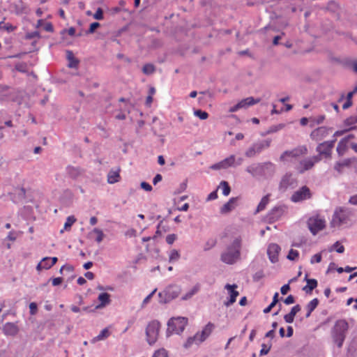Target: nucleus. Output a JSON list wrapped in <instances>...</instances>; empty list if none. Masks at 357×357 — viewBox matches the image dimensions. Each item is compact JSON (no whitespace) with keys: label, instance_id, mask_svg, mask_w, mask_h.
Segmentation results:
<instances>
[{"label":"nucleus","instance_id":"5fc2aeb1","mask_svg":"<svg viewBox=\"0 0 357 357\" xmlns=\"http://www.w3.org/2000/svg\"><path fill=\"white\" fill-rule=\"evenodd\" d=\"M284 319L286 322L292 323L294 321V317L292 314H291L290 313H289V314H287L286 315H284Z\"/></svg>","mask_w":357,"mask_h":357},{"label":"nucleus","instance_id":"b1692460","mask_svg":"<svg viewBox=\"0 0 357 357\" xmlns=\"http://www.w3.org/2000/svg\"><path fill=\"white\" fill-rule=\"evenodd\" d=\"M17 29L16 26H13L12 24L9 22H6L5 21H2L0 22V29L2 31H6L7 32L14 31Z\"/></svg>","mask_w":357,"mask_h":357},{"label":"nucleus","instance_id":"e433bc0d","mask_svg":"<svg viewBox=\"0 0 357 357\" xmlns=\"http://www.w3.org/2000/svg\"><path fill=\"white\" fill-rule=\"evenodd\" d=\"M299 253L297 250L291 249L288 253L287 258L290 260H296L298 259Z\"/></svg>","mask_w":357,"mask_h":357},{"label":"nucleus","instance_id":"ddd939ff","mask_svg":"<svg viewBox=\"0 0 357 357\" xmlns=\"http://www.w3.org/2000/svg\"><path fill=\"white\" fill-rule=\"evenodd\" d=\"M260 101V99H255L252 97H249L241 100L238 104L231 107L229 109L230 112H234L240 109L246 108L249 106L255 105Z\"/></svg>","mask_w":357,"mask_h":357},{"label":"nucleus","instance_id":"4468645a","mask_svg":"<svg viewBox=\"0 0 357 357\" xmlns=\"http://www.w3.org/2000/svg\"><path fill=\"white\" fill-rule=\"evenodd\" d=\"M214 328L213 324L208 323L201 332H198L195 335V338H197L199 342H204L211 334Z\"/></svg>","mask_w":357,"mask_h":357},{"label":"nucleus","instance_id":"4d7b16f0","mask_svg":"<svg viewBox=\"0 0 357 357\" xmlns=\"http://www.w3.org/2000/svg\"><path fill=\"white\" fill-rule=\"evenodd\" d=\"M141 187L146 191H151L152 190L151 185L146 182H142L141 183Z\"/></svg>","mask_w":357,"mask_h":357},{"label":"nucleus","instance_id":"9d476101","mask_svg":"<svg viewBox=\"0 0 357 357\" xmlns=\"http://www.w3.org/2000/svg\"><path fill=\"white\" fill-rule=\"evenodd\" d=\"M312 192L307 186H303L296 190L291 196V199L294 202H299L312 197Z\"/></svg>","mask_w":357,"mask_h":357},{"label":"nucleus","instance_id":"69168bd1","mask_svg":"<svg viewBox=\"0 0 357 357\" xmlns=\"http://www.w3.org/2000/svg\"><path fill=\"white\" fill-rule=\"evenodd\" d=\"M352 105V100H347L346 102L343 105L342 107L344 109H346L351 107Z\"/></svg>","mask_w":357,"mask_h":357},{"label":"nucleus","instance_id":"473e14b6","mask_svg":"<svg viewBox=\"0 0 357 357\" xmlns=\"http://www.w3.org/2000/svg\"><path fill=\"white\" fill-rule=\"evenodd\" d=\"M278 296H279V294L278 292H276L273 296V302L269 305V306L268 307H266V309L264 310V313H268L271 312V310H272V308L277 304V303L278 302Z\"/></svg>","mask_w":357,"mask_h":357},{"label":"nucleus","instance_id":"e2e57ef3","mask_svg":"<svg viewBox=\"0 0 357 357\" xmlns=\"http://www.w3.org/2000/svg\"><path fill=\"white\" fill-rule=\"evenodd\" d=\"M84 275L88 280H93L95 278V275L92 272H86Z\"/></svg>","mask_w":357,"mask_h":357},{"label":"nucleus","instance_id":"f3484780","mask_svg":"<svg viewBox=\"0 0 357 357\" xmlns=\"http://www.w3.org/2000/svg\"><path fill=\"white\" fill-rule=\"evenodd\" d=\"M238 198L232 197L220 208L222 214H227L233 211L238 204Z\"/></svg>","mask_w":357,"mask_h":357},{"label":"nucleus","instance_id":"37998d69","mask_svg":"<svg viewBox=\"0 0 357 357\" xmlns=\"http://www.w3.org/2000/svg\"><path fill=\"white\" fill-rule=\"evenodd\" d=\"M321 259H322V257H321V253L315 254L311 258V263L312 264L319 263V262H321Z\"/></svg>","mask_w":357,"mask_h":357},{"label":"nucleus","instance_id":"3c124183","mask_svg":"<svg viewBox=\"0 0 357 357\" xmlns=\"http://www.w3.org/2000/svg\"><path fill=\"white\" fill-rule=\"evenodd\" d=\"M100 26V24L98 22H93L91 24L89 27V33H93L95 30Z\"/></svg>","mask_w":357,"mask_h":357},{"label":"nucleus","instance_id":"2eb2a0df","mask_svg":"<svg viewBox=\"0 0 357 357\" xmlns=\"http://www.w3.org/2000/svg\"><path fill=\"white\" fill-rule=\"evenodd\" d=\"M280 251V248L275 243H271L268 245L267 253L270 260L272 262H276L278 260V255Z\"/></svg>","mask_w":357,"mask_h":357},{"label":"nucleus","instance_id":"5701e85b","mask_svg":"<svg viewBox=\"0 0 357 357\" xmlns=\"http://www.w3.org/2000/svg\"><path fill=\"white\" fill-rule=\"evenodd\" d=\"M319 305V300L317 298H314L307 305L306 309L307 310L306 317H308L310 316L311 313L314 311V310Z\"/></svg>","mask_w":357,"mask_h":357},{"label":"nucleus","instance_id":"c9c22d12","mask_svg":"<svg viewBox=\"0 0 357 357\" xmlns=\"http://www.w3.org/2000/svg\"><path fill=\"white\" fill-rule=\"evenodd\" d=\"M333 250L338 253H342L344 251V247L339 241H337L330 249V251H333Z\"/></svg>","mask_w":357,"mask_h":357},{"label":"nucleus","instance_id":"680f3d73","mask_svg":"<svg viewBox=\"0 0 357 357\" xmlns=\"http://www.w3.org/2000/svg\"><path fill=\"white\" fill-rule=\"evenodd\" d=\"M349 203L351 204L357 205V195L350 197Z\"/></svg>","mask_w":357,"mask_h":357},{"label":"nucleus","instance_id":"a878e982","mask_svg":"<svg viewBox=\"0 0 357 357\" xmlns=\"http://www.w3.org/2000/svg\"><path fill=\"white\" fill-rule=\"evenodd\" d=\"M351 163V159H347L342 162H337L335 165V169L340 172L344 167H349Z\"/></svg>","mask_w":357,"mask_h":357},{"label":"nucleus","instance_id":"dca6fc26","mask_svg":"<svg viewBox=\"0 0 357 357\" xmlns=\"http://www.w3.org/2000/svg\"><path fill=\"white\" fill-rule=\"evenodd\" d=\"M57 261L58 259L56 257H45L38 264L37 270L41 271L42 269H49L52 267Z\"/></svg>","mask_w":357,"mask_h":357},{"label":"nucleus","instance_id":"de8ad7c7","mask_svg":"<svg viewBox=\"0 0 357 357\" xmlns=\"http://www.w3.org/2000/svg\"><path fill=\"white\" fill-rule=\"evenodd\" d=\"M176 239V234H169L166 237V241L168 244L172 245Z\"/></svg>","mask_w":357,"mask_h":357},{"label":"nucleus","instance_id":"4c0bfd02","mask_svg":"<svg viewBox=\"0 0 357 357\" xmlns=\"http://www.w3.org/2000/svg\"><path fill=\"white\" fill-rule=\"evenodd\" d=\"M195 114L202 120L206 119L208 117V114L206 112L202 111L201 109L195 110Z\"/></svg>","mask_w":357,"mask_h":357},{"label":"nucleus","instance_id":"052dcab7","mask_svg":"<svg viewBox=\"0 0 357 357\" xmlns=\"http://www.w3.org/2000/svg\"><path fill=\"white\" fill-rule=\"evenodd\" d=\"M44 29L47 31H50V32H52L53 31L54 29H53V26L51 23H47L45 25V27Z\"/></svg>","mask_w":357,"mask_h":357},{"label":"nucleus","instance_id":"9b49d317","mask_svg":"<svg viewBox=\"0 0 357 357\" xmlns=\"http://www.w3.org/2000/svg\"><path fill=\"white\" fill-rule=\"evenodd\" d=\"M238 286L236 284H227L225 287V289L227 291V294L229 296L228 301L225 302V305L226 306H229L234 303L236 301L237 296L239 295V292L237 291Z\"/></svg>","mask_w":357,"mask_h":357},{"label":"nucleus","instance_id":"2f4dec72","mask_svg":"<svg viewBox=\"0 0 357 357\" xmlns=\"http://www.w3.org/2000/svg\"><path fill=\"white\" fill-rule=\"evenodd\" d=\"M93 234L96 236V241L98 243H100L103 240L105 235L100 229L95 228L93 230Z\"/></svg>","mask_w":357,"mask_h":357},{"label":"nucleus","instance_id":"f704fd0d","mask_svg":"<svg viewBox=\"0 0 357 357\" xmlns=\"http://www.w3.org/2000/svg\"><path fill=\"white\" fill-rule=\"evenodd\" d=\"M155 93V90L153 87H151L149 90V96L146 98V103L148 106H150L153 100V96Z\"/></svg>","mask_w":357,"mask_h":357},{"label":"nucleus","instance_id":"412c9836","mask_svg":"<svg viewBox=\"0 0 357 357\" xmlns=\"http://www.w3.org/2000/svg\"><path fill=\"white\" fill-rule=\"evenodd\" d=\"M119 169L117 171H110L107 176V181L109 183H114L120 180Z\"/></svg>","mask_w":357,"mask_h":357},{"label":"nucleus","instance_id":"774afa93","mask_svg":"<svg viewBox=\"0 0 357 357\" xmlns=\"http://www.w3.org/2000/svg\"><path fill=\"white\" fill-rule=\"evenodd\" d=\"M162 180V176L160 174H157L154 178H153V184H156L157 183H158L159 181H160Z\"/></svg>","mask_w":357,"mask_h":357},{"label":"nucleus","instance_id":"6ab92c4d","mask_svg":"<svg viewBox=\"0 0 357 357\" xmlns=\"http://www.w3.org/2000/svg\"><path fill=\"white\" fill-rule=\"evenodd\" d=\"M3 331L8 335H15L18 333L19 328L13 323H7L3 327Z\"/></svg>","mask_w":357,"mask_h":357},{"label":"nucleus","instance_id":"c85d7f7f","mask_svg":"<svg viewBox=\"0 0 357 357\" xmlns=\"http://www.w3.org/2000/svg\"><path fill=\"white\" fill-rule=\"evenodd\" d=\"M219 188L222 189L224 195L227 196L231 192L230 186L227 181H222L220 184Z\"/></svg>","mask_w":357,"mask_h":357},{"label":"nucleus","instance_id":"bf43d9fd","mask_svg":"<svg viewBox=\"0 0 357 357\" xmlns=\"http://www.w3.org/2000/svg\"><path fill=\"white\" fill-rule=\"evenodd\" d=\"M211 168L213 169H223V164H222V162H220L217 164H215L211 166Z\"/></svg>","mask_w":357,"mask_h":357},{"label":"nucleus","instance_id":"423d86ee","mask_svg":"<svg viewBox=\"0 0 357 357\" xmlns=\"http://www.w3.org/2000/svg\"><path fill=\"white\" fill-rule=\"evenodd\" d=\"M307 149L305 146H298L293 150L284 152L280 156V160L282 162H290L292 159L306 155Z\"/></svg>","mask_w":357,"mask_h":357},{"label":"nucleus","instance_id":"8fccbe9b","mask_svg":"<svg viewBox=\"0 0 357 357\" xmlns=\"http://www.w3.org/2000/svg\"><path fill=\"white\" fill-rule=\"evenodd\" d=\"M301 310V307L299 305H296L294 306L289 312L291 314H292L294 317Z\"/></svg>","mask_w":357,"mask_h":357},{"label":"nucleus","instance_id":"f257e3e1","mask_svg":"<svg viewBox=\"0 0 357 357\" xmlns=\"http://www.w3.org/2000/svg\"><path fill=\"white\" fill-rule=\"evenodd\" d=\"M349 329V324L344 319L337 320L331 331V335L334 344L341 347L346 337V333Z\"/></svg>","mask_w":357,"mask_h":357},{"label":"nucleus","instance_id":"0e129e2a","mask_svg":"<svg viewBox=\"0 0 357 357\" xmlns=\"http://www.w3.org/2000/svg\"><path fill=\"white\" fill-rule=\"evenodd\" d=\"M188 208H189L188 204L185 203V204H183L181 206H178V209L179 211H186L188 210Z\"/></svg>","mask_w":357,"mask_h":357},{"label":"nucleus","instance_id":"72a5a7b5","mask_svg":"<svg viewBox=\"0 0 357 357\" xmlns=\"http://www.w3.org/2000/svg\"><path fill=\"white\" fill-rule=\"evenodd\" d=\"M200 289V286L199 284L195 285L188 293L186 294V295L183 297L184 299H188L192 297L193 295L197 294Z\"/></svg>","mask_w":357,"mask_h":357},{"label":"nucleus","instance_id":"f8f14e48","mask_svg":"<svg viewBox=\"0 0 357 357\" xmlns=\"http://www.w3.org/2000/svg\"><path fill=\"white\" fill-rule=\"evenodd\" d=\"M320 161V158L319 157H312L310 158H307L303 160L300 162L296 169L300 173H303L304 172L310 169L314 165L315 163Z\"/></svg>","mask_w":357,"mask_h":357},{"label":"nucleus","instance_id":"39448f33","mask_svg":"<svg viewBox=\"0 0 357 357\" xmlns=\"http://www.w3.org/2000/svg\"><path fill=\"white\" fill-rule=\"evenodd\" d=\"M188 324V319L184 317L172 318L167 324V331L171 333H180L183 331Z\"/></svg>","mask_w":357,"mask_h":357},{"label":"nucleus","instance_id":"1a4fd4ad","mask_svg":"<svg viewBox=\"0 0 357 357\" xmlns=\"http://www.w3.org/2000/svg\"><path fill=\"white\" fill-rule=\"evenodd\" d=\"M354 139V135H349L342 139L338 144L337 147V152L339 155H343L348 149L351 147L356 152H357V144L351 142Z\"/></svg>","mask_w":357,"mask_h":357},{"label":"nucleus","instance_id":"c03bdc74","mask_svg":"<svg viewBox=\"0 0 357 357\" xmlns=\"http://www.w3.org/2000/svg\"><path fill=\"white\" fill-rule=\"evenodd\" d=\"M93 17L96 20H98L103 19V11H102V8H98L96 13L93 15Z\"/></svg>","mask_w":357,"mask_h":357},{"label":"nucleus","instance_id":"f03ea898","mask_svg":"<svg viewBox=\"0 0 357 357\" xmlns=\"http://www.w3.org/2000/svg\"><path fill=\"white\" fill-rule=\"evenodd\" d=\"M241 242L239 238H236L231 246L222 254L221 259L222 261L228 264L235 263L240 258V249Z\"/></svg>","mask_w":357,"mask_h":357},{"label":"nucleus","instance_id":"0eeeda50","mask_svg":"<svg viewBox=\"0 0 357 357\" xmlns=\"http://www.w3.org/2000/svg\"><path fill=\"white\" fill-rule=\"evenodd\" d=\"M160 324L158 321H151L146 328V338L150 344H154L158 337Z\"/></svg>","mask_w":357,"mask_h":357},{"label":"nucleus","instance_id":"ea45409f","mask_svg":"<svg viewBox=\"0 0 357 357\" xmlns=\"http://www.w3.org/2000/svg\"><path fill=\"white\" fill-rule=\"evenodd\" d=\"M180 257V255L178 252L176 250H173L171 251L170 255H169V261H173L178 260Z\"/></svg>","mask_w":357,"mask_h":357},{"label":"nucleus","instance_id":"603ef678","mask_svg":"<svg viewBox=\"0 0 357 357\" xmlns=\"http://www.w3.org/2000/svg\"><path fill=\"white\" fill-rule=\"evenodd\" d=\"M284 302L287 305L292 304L295 302L294 297L292 295H289L285 298Z\"/></svg>","mask_w":357,"mask_h":357},{"label":"nucleus","instance_id":"7c9ffc66","mask_svg":"<svg viewBox=\"0 0 357 357\" xmlns=\"http://www.w3.org/2000/svg\"><path fill=\"white\" fill-rule=\"evenodd\" d=\"M222 162L223 164V169L228 168L234 164L235 157L234 155H231L229 158L223 160Z\"/></svg>","mask_w":357,"mask_h":357},{"label":"nucleus","instance_id":"bb28decb","mask_svg":"<svg viewBox=\"0 0 357 357\" xmlns=\"http://www.w3.org/2000/svg\"><path fill=\"white\" fill-rule=\"evenodd\" d=\"M270 200V195H267L262 197L261 202H259L258 206H257V211H261L264 210L266 205L268 204Z\"/></svg>","mask_w":357,"mask_h":357},{"label":"nucleus","instance_id":"c756f323","mask_svg":"<svg viewBox=\"0 0 357 357\" xmlns=\"http://www.w3.org/2000/svg\"><path fill=\"white\" fill-rule=\"evenodd\" d=\"M76 222V218L73 216L68 217L66 222L64 225V230L70 231L72 225Z\"/></svg>","mask_w":357,"mask_h":357},{"label":"nucleus","instance_id":"09e8293b","mask_svg":"<svg viewBox=\"0 0 357 357\" xmlns=\"http://www.w3.org/2000/svg\"><path fill=\"white\" fill-rule=\"evenodd\" d=\"M30 313L31 314H35L37 312L38 307L36 303H31L29 305Z\"/></svg>","mask_w":357,"mask_h":357},{"label":"nucleus","instance_id":"cd10ccee","mask_svg":"<svg viewBox=\"0 0 357 357\" xmlns=\"http://www.w3.org/2000/svg\"><path fill=\"white\" fill-rule=\"evenodd\" d=\"M67 58L69 60V66L70 68L76 67L78 64V61L75 58L72 52H67Z\"/></svg>","mask_w":357,"mask_h":357},{"label":"nucleus","instance_id":"6e6552de","mask_svg":"<svg viewBox=\"0 0 357 357\" xmlns=\"http://www.w3.org/2000/svg\"><path fill=\"white\" fill-rule=\"evenodd\" d=\"M335 141L324 142L318 145L317 151L318 155L315 157H319L320 160L322 159H330L332 155V149L334 146Z\"/></svg>","mask_w":357,"mask_h":357},{"label":"nucleus","instance_id":"6e6d98bb","mask_svg":"<svg viewBox=\"0 0 357 357\" xmlns=\"http://www.w3.org/2000/svg\"><path fill=\"white\" fill-rule=\"evenodd\" d=\"M63 282V278H55L52 279V285L53 286H58L61 284Z\"/></svg>","mask_w":357,"mask_h":357},{"label":"nucleus","instance_id":"a19ab883","mask_svg":"<svg viewBox=\"0 0 357 357\" xmlns=\"http://www.w3.org/2000/svg\"><path fill=\"white\" fill-rule=\"evenodd\" d=\"M271 344H263L261 345V349L260 351V355L261 356L266 355L269 352V351L271 349Z\"/></svg>","mask_w":357,"mask_h":357},{"label":"nucleus","instance_id":"393cba45","mask_svg":"<svg viewBox=\"0 0 357 357\" xmlns=\"http://www.w3.org/2000/svg\"><path fill=\"white\" fill-rule=\"evenodd\" d=\"M110 335V332L108 328L103 329L100 334L94 337L93 342L103 340Z\"/></svg>","mask_w":357,"mask_h":357},{"label":"nucleus","instance_id":"79ce46f5","mask_svg":"<svg viewBox=\"0 0 357 357\" xmlns=\"http://www.w3.org/2000/svg\"><path fill=\"white\" fill-rule=\"evenodd\" d=\"M153 357H168L166 350L162 349L156 351Z\"/></svg>","mask_w":357,"mask_h":357},{"label":"nucleus","instance_id":"864d4df0","mask_svg":"<svg viewBox=\"0 0 357 357\" xmlns=\"http://www.w3.org/2000/svg\"><path fill=\"white\" fill-rule=\"evenodd\" d=\"M290 290V287H289V284H284L283 285L282 287H281V293L283 294V295H285L287 294L289 291Z\"/></svg>","mask_w":357,"mask_h":357},{"label":"nucleus","instance_id":"13d9d810","mask_svg":"<svg viewBox=\"0 0 357 357\" xmlns=\"http://www.w3.org/2000/svg\"><path fill=\"white\" fill-rule=\"evenodd\" d=\"M215 245V241L213 239L210 240L207 243V245L204 248V250H209L211 248L213 247Z\"/></svg>","mask_w":357,"mask_h":357},{"label":"nucleus","instance_id":"a211bd4d","mask_svg":"<svg viewBox=\"0 0 357 357\" xmlns=\"http://www.w3.org/2000/svg\"><path fill=\"white\" fill-rule=\"evenodd\" d=\"M111 296L109 294L104 292L101 293L98 297V300L100 303L97 305V308H102L105 307L107 305L109 304L111 302Z\"/></svg>","mask_w":357,"mask_h":357},{"label":"nucleus","instance_id":"aec40b11","mask_svg":"<svg viewBox=\"0 0 357 357\" xmlns=\"http://www.w3.org/2000/svg\"><path fill=\"white\" fill-rule=\"evenodd\" d=\"M307 284L303 287L306 293L311 294L313 289L317 287V281L315 279H306Z\"/></svg>","mask_w":357,"mask_h":357},{"label":"nucleus","instance_id":"a18cd8bd","mask_svg":"<svg viewBox=\"0 0 357 357\" xmlns=\"http://www.w3.org/2000/svg\"><path fill=\"white\" fill-rule=\"evenodd\" d=\"M194 342H199L198 340H197V338H195V335L192 337H189L186 342L185 343V347L187 348V347H190Z\"/></svg>","mask_w":357,"mask_h":357},{"label":"nucleus","instance_id":"338daca9","mask_svg":"<svg viewBox=\"0 0 357 357\" xmlns=\"http://www.w3.org/2000/svg\"><path fill=\"white\" fill-rule=\"evenodd\" d=\"M217 197H218L217 192H216V191H214V192H212L211 193H210V195H208V199H210V200H212V199H217Z\"/></svg>","mask_w":357,"mask_h":357},{"label":"nucleus","instance_id":"58836bf2","mask_svg":"<svg viewBox=\"0 0 357 357\" xmlns=\"http://www.w3.org/2000/svg\"><path fill=\"white\" fill-rule=\"evenodd\" d=\"M143 73L145 74H151L154 72L155 68L152 64H146L143 67Z\"/></svg>","mask_w":357,"mask_h":357},{"label":"nucleus","instance_id":"4be33fe9","mask_svg":"<svg viewBox=\"0 0 357 357\" xmlns=\"http://www.w3.org/2000/svg\"><path fill=\"white\" fill-rule=\"evenodd\" d=\"M326 133V130L325 128L320 127L317 129L314 130L311 133V137L314 140H319L320 139L319 137H324Z\"/></svg>","mask_w":357,"mask_h":357},{"label":"nucleus","instance_id":"49530a36","mask_svg":"<svg viewBox=\"0 0 357 357\" xmlns=\"http://www.w3.org/2000/svg\"><path fill=\"white\" fill-rule=\"evenodd\" d=\"M285 107H285V109H281L279 111V110H278V109H276V105H274V106H273V113H280V112H282V111H289V110H290V109H291V108H292V106H291V105H288V104L285 105Z\"/></svg>","mask_w":357,"mask_h":357},{"label":"nucleus","instance_id":"7ed1b4c3","mask_svg":"<svg viewBox=\"0 0 357 357\" xmlns=\"http://www.w3.org/2000/svg\"><path fill=\"white\" fill-rule=\"evenodd\" d=\"M351 211L347 209L342 208L336 209L331 222V227H336L348 225L351 222Z\"/></svg>","mask_w":357,"mask_h":357},{"label":"nucleus","instance_id":"20e7f679","mask_svg":"<svg viewBox=\"0 0 357 357\" xmlns=\"http://www.w3.org/2000/svg\"><path fill=\"white\" fill-rule=\"evenodd\" d=\"M307 224L310 231L314 235L317 234L326 227V220L319 213H316L309 218Z\"/></svg>","mask_w":357,"mask_h":357}]
</instances>
